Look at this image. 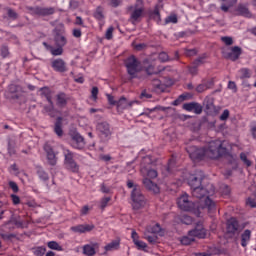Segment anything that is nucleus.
<instances>
[{
    "instance_id": "nucleus-1",
    "label": "nucleus",
    "mask_w": 256,
    "mask_h": 256,
    "mask_svg": "<svg viewBox=\"0 0 256 256\" xmlns=\"http://www.w3.org/2000/svg\"><path fill=\"white\" fill-rule=\"evenodd\" d=\"M187 153L189 154L192 161H201V159H219L227 153V149L223 147V142L221 140H214L209 142L208 147L197 148L196 146H188L186 148Z\"/></svg>"
},
{
    "instance_id": "nucleus-2",
    "label": "nucleus",
    "mask_w": 256,
    "mask_h": 256,
    "mask_svg": "<svg viewBox=\"0 0 256 256\" xmlns=\"http://www.w3.org/2000/svg\"><path fill=\"white\" fill-rule=\"evenodd\" d=\"M177 205L181 211H190L196 217H200L201 211H208L213 213L215 209V202L211 199H200L196 204L189 200V195L184 194L178 198Z\"/></svg>"
},
{
    "instance_id": "nucleus-3",
    "label": "nucleus",
    "mask_w": 256,
    "mask_h": 256,
    "mask_svg": "<svg viewBox=\"0 0 256 256\" xmlns=\"http://www.w3.org/2000/svg\"><path fill=\"white\" fill-rule=\"evenodd\" d=\"M203 173L200 171L197 176L192 175L189 179V186L192 190L193 197L196 199H211L209 197H213L215 195V187L212 184L206 185L203 187Z\"/></svg>"
},
{
    "instance_id": "nucleus-4",
    "label": "nucleus",
    "mask_w": 256,
    "mask_h": 256,
    "mask_svg": "<svg viewBox=\"0 0 256 256\" xmlns=\"http://www.w3.org/2000/svg\"><path fill=\"white\" fill-rule=\"evenodd\" d=\"M125 67L130 79H136L137 74L143 69L141 62L135 56H130L125 60Z\"/></svg>"
},
{
    "instance_id": "nucleus-5",
    "label": "nucleus",
    "mask_w": 256,
    "mask_h": 256,
    "mask_svg": "<svg viewBox=\"0 0 256 256\" xmlns=\"http://www.w3.org/2000/svg\"><path fill=\"white\" fill-rule=\"evenodd\" d=\"M131 199L133 201L132 207L135 211H139V209L145 207V196L141 193L139 186H135L132 190Z\"/></svg>"
},
{
    "instance_id": "nucleus-6",
    "label": "nucleus",
    "mask_w": 256,
    "mask_h": 256,
    "mask_svg": "<svg viewBox=\"0 0 256 256\" xmlns=\"http://www.w3.org/2000/svg\"><path fill=\"white\" fill-rule=\"evenodd\" d=\"M69 145L72 149H76L77 151H81L85 149V138L79 134V132H71L70 133V141Z\"/></svg>"
},
{
    "instance_id": "nucleus-7",
    "label": "nucleus",
    "mask_w": 256,
    "mask_h": 256,
    "mask_svg": "<svg viewBox=\"0 0 256 256\" xmlns=\"http://www.w3.org/2000/svg\"><path fill=\"white\" fill-rule=\"evenodd\" d=\"M129 10L132 11L130 14V20L133 25H135V22L141 19L143 11H145V8H143V0H137L135 6H130Z\"/></svg>"
},
{
    "instance_id": "nucleus-8",
    "label": "nucleus",
    "mask_w": 256,
    "mask_h": 256,
    "mask_svg": "<svg viewBox=\"0 0 256 256\" xmlns=\"http://www.w3.org/2000/svg\"><path fill=\"white\" fill-rule=\"evenodd\" d=\"M153 163V160L151 159V156H145L141 163V173L142 175H147L149 179H155L157 178V170L155 169H149L147 165H151Z\"/></svg>"
},
{
    "instance_id": "nucleus-9",
    "label": "nucleus",
    "mask_w": 256,
    "mask_h": 256,
    "mask_svg": "<svg viewBox=\"0 0 256 256\" xmlns=\"http://www.w3.org/2000/svg\"><path fill=\"white\" fill-rule=\"evenodd\" d=\"M29 11H30V14L32 15H37L38 17H47L55 13V8L35 6V7H31Z\"/></svg>"
},
{
    "instance_id": "nucleus-10",
    "label": "nucleus",
    "mask_w": 256,
    "mask_h": 256,
    "mask_svg": "<svg viewBox=\"0 0 256 256\" xmlns=\"http://www.w3.org/2000/svg\"><path fill=\"white\" fill-rule=\"evenodd\" d=\"M227 233L230 235H237V233L243 231V226L239 225V221H237L235 218H230L227 221Z\"/></svg>"
},
{
    "instance_id": "nucleus-11",
    "label": "nucleus",
    "mask_w": 256,
    "mask_h": 256,
    "mask_svg": "<svg viewBox=\"0 0 256 256\" xmlns=\"http://www.w3.org/2000/svg\"><path fill=\"white\" fill-rule=\"evenodd\" d=\"M51 67L56 73H65L67 72V62L61 58H56L52 60Z\"/></svg>"
},
{
    "instance_id": "nucleus-12",
    "label": "nucleus",
    "mask_w": 256,
    "mask_h": 256,
    "mask_svg": "<svg viewBox=\"0 0 256 256\" xmlns=\"http://www.w3.org/2000/svg\"><path fill=\"white\" fill-rule=\"evenodd\" d=\"M189 235L197 237L198 239H205L207 237V230L203 228V223L199 222L196 224L195 229L189 231Z\"/></svg>"
},
{
    "instance_id": "nucleus-13",
    "label": "nucleus",
    "mask_w": 256,
    "mask_h": 256,
    "mask_svg": "<svg viewBox=\"0 0 256 256\" xmlns=\"http://www.w3.org/2000/svg\"><path fill=\"white\" fill-rule=\"evenodd\" d=\"M100 244L98 242H90L83 246V254L93 256L99 251Z\"/></svg>"
},
{
    "instance_id": "nucleus-14",
    "label": "nucleus",
    "mask_w": 256,
    "mask_h": 256,
    "mask_svg": "<svg viewBox=\"0 0 256 256\" xmlns=\"http://www.w3.org/2000/svg\"><path fill=\"white\" fill-rule=\"evenodd\" d=\"M44 151L47 155V160L49 165H52V166L57 165V156L55 155L53 148L49 144H45Z\"/></svg>"
},
{
    "instance_id": "nucleus-15",
    "label": "nucleus",
    "mask_w": 256,
    "mask_h": 256,
    "mask_svg": "<svg viewBox=\"0 0 256 256\" xmlns=\"http://www.w3.org/2000/svg\"><path fill=\"white\" fill-rule=\"evenodd\" d=\"M71 231L73 233H89V231H93L95 229V225L93 224H80L76 226H72Z\"/></svg>"
},
{
    "instance_id": "nucleus-16",
    "label": "nucleus",
    "mask_w": 256,
    "mask_h": 256,
    "mask_svg": "<svg viewBox=\"0 0 256 256\" xmlns=\"http://www.w3.org/2000/svg\"><path fill=\"white\" fill-rule=\"evenodd\" d=\"M97 131H99V134L101 135V137H105V138L111 137V127L107 122L98 123Z\"/></svg>"
},
{
    "instance_id": "nucleus-17",
    "label": "nucleus",
    "mask_w": 256,
    "mask_h": 256,
    "mask_svg": "<svg viewBox=\"0 0 256 256\" xmlns=\"http://www.w3.org/2000/svg\"><path fill=\"white\" fill-rule=\"evenodd\" d=\"M214 99L211 97H206L204 99V105L210 113H214V115H217L219 113V107L215 106Z\"/></svg>"
},
{
    "instance_id": "nucleus-18",
    "label": "nucleus",
    "mask_w": 256,
    "mask_h": 256,
    "mask_svg": "<svg viewBox=\"0 0 256 256\" xmlns=\"http://www.w3.org/2000/svg\"><path fill=\"white\" fill-rule=\"evenodd\" d=\"M67 103H69V96L67 94L60 92L56 95L57 107H67Z\"/></svg>"
},
{
    "instance_id": "nucleus-19",
    "label": "nucleus",
    "mask_w": 256,
    "mask_h": 256,
    "mask_svg": "<svg viewBox=\"0 0 256 256\" xmlns=\"http://www.w3.org/2000/svg\"><path fill=\"white\" fill-rule=\"evenodd\" d=\"M40 97L46 99L48 103H51L53 101V90L49 87H42L39 89Z\"/></svg>"
},
{
    "instance_id": "nucleus-20",
    "label": "nucleus",
    "mask_w": 256,
    "mask_h": 256,
    "mask_svg": "<svg viewBox=\"0 0 256 256\" xmlns=\"http://www.w3.org/2000/svg\"><path fill=\"white\" fill-rule=\"evenodd\" d=\"M241 57V47L239 46H234L231 48V52H229L226 55L227 59H230V61H237Z\"/></svg>"
},
{
    "instance_id": "nucleus-21",
    "label": "nucleus",
    "mask_w": 256,
    "mask_h": 256,
    "mask_svg": "<svg viewBox=\"0 0 256 256\" xmlns=\"http://www.w3.org/2000/svg\"><path fill=\"white\" fill-rule=\"evenodd\" d=\"M44 47H46V49L48 51H50L51 55H53V57H59L61 55H63V47L62 46H57V48L47 44L46 42H43Z\"/></svg>"
},
{
    "instance_id": "nucleus-22",
    "label": "nucleus",
    "mask_w": 256,
    "mask_h": 256,
    "mask_svg": "<svg viewBox=\"0 0 256 256\" xmlns=\"http://www.w3.org/2000/svg\"><path fill=\"white\" fill-rule=\"evenodd\" d=\"M143 185L148 191H152V193H159V186L156 183H153L151 179L144 178Z\"/></svg>"
},
{
    "instance_id": "nucleus-23",
    "label": "nucleus",
    "mask_w": 256,
    "mask_h": 256,
    "mask_svg": "<svg viewBox=\"0 0 256 256\" xmlns=\"http://www.w3.org/2000/svg\"><path fill=\"white\" fill-rule=\"evenodd\" d=\"M62 154L64 155V164L75 161V153L70 151L69 148L61 146Z\"/></svg>"
},
{
    "instance_id": "nucleus-24",
    "label": "nucleus",
    "mask_w": 256,
    "mask_h": 256,
    "mask_svg": "<svg viewBox=\"0 0 256 256\" xmlns=\"http://www.w3.org/2000/svg\"><path fill=\"white\" fill-rule=\"evenodd\" d=\"M9 93H12V95H15L16 99H19L21 93H23V87L18 84H10L8 87Z\"/></svg>"
},
{
    "instance_id": "nucleus-25",
    "label": "nucleus",
    "mask_w": 256,
    "mask_h": 256,
    "mask_svg": "<svg viewBox=\"0 0 256 256\" xmlns=\"http://www.w3.org/2000/svg\"><path fill=\"white\" fill-rule=\"evenodd\" d=\"M237 13L238 15H241L242 17H247L248 19H251L253 17V14H251V11H249V8L247 6L240 4L237 7Z\"/></svg>"
},
{
    "instance_id": "nucleus-26",
    "label": "nucleus",
    "mask_w": 256,
    "mask_h": 256,
    "mask_svg": "<svg viewBox=\"0 0 256 256\" xmlns=\"http://www.w3.org/2000/svg\"><path fill=\"white\" fill-rule=\"evenodd\" d=\"M133 105V102L127 101V98L122 97L119 99V101L116 102V106L118 111H123V109H127V107H131Z\"/></svg>"
},
{
    "instance_id": "nucleus-27",
    "label": "nucleus",
    "mask_w": 256,
    "mask_h": 256,
    "mask_svg": "<svg viewBox=\"0 0 256 256\" xmlns=\"http://www.w3.org/2000/svg\"><path fill=\"white\" fill-rule=\"evenodd\" d=\"M175 168V160L171 159L168 162V166H164L162 169V174L164 175V177H167L168 175H171V173H173V169Z\"/></svg>"
},
{
    "instance_id": "nucleus-28",
    "label": "nucleus",
    "mask_w": 256,
    "mask_h": 256,
    "mask_svg": "<svg viewBox=\"0 0 256 256\" xmlns=\"http://www.w3.org/2000/svg\"><path fill=\"white\" fill-rule=\"evenodd\" d=\"M249 241H251V230L246 229L242 234H241V245L243 247H246L249 245Z\"/></svg>"
},
{
    "instance_id": "nucleus-29",
    "label": "nucleus",
    "mask_w": 256,
    "mask_h": 256,
    "mask_svg": "<svg viewBox=\"0 0 256 256\" xmlns=\"http://www.w3.org/2000/svg\"><path fill=\"white\" fill-rule=\"evenodd\" d=\"M121 245V242L119 240H114L110 243H108L104 249L106 251V253H109V251H117V249H119Z\"/></svg>"
},
{
    "instance_id": "nucleus-30",
    "label": "nucleus",
    "mask_w": 256,
    "mask_h": 256,
    "mask_svg": "<svg viewBox=\"0 0 256 256\" xmlns=\"http://www.w3.org/2000/svg\"><path fill=\"white\" fill-rule=\"evenodd\" d=\"M253 72L249 68H242L238 71L239 79H251Z\"/></svg>"
},
{
    "instance_id": "nucleus-31",
    "label": "nucleus",
    "mask_w": 256,
    "mask_h": 256,
    "mask_svg": "<svg viewBox=\"0 0 256 256\" xmlns=\"http://www.w3.org/2000/svg\"><path fill=\"white\" fill-rule=\"evenodd\" d=\"M56 47H64L67 45V38L61 34H57L54 38Z\"/></svg>"
},
{
    "instance_id": "nucleus-32",
    "label": "nucleus",
    "mask_w": 256,
    "mask_h": 256,
    "mask_svg": "<svg viewBox=\"0 0 256 256\" xmlns=\"http://www.w3.org/2000/svg\"><path fill=\"white\" fill-rule=\"evenodd\" d=\"M64 165L66 166V169H68V171H72V173H79V166L77 165V162H75V160L66 162L64 163Z\"/></svg>"
},
{
    "instance_id": "nucleus-33",
    "label": "nucleus",
    "mask_w": 256,
    "mask_h": 256,
    "mask_svg": "<svg viewBox=\"0 0 256 256\" xmlns=\"http://www.w3.org/2000/svg\"><path fill=\"white\" fill-rule=\"evenodd\" d=\"M146 231L147 233H151L152 235H157V233H161V225L154 224L147 226Z\"/></svg>"
},
{
    "instance_id": "nucleus-34",
    "label": "nucleus",
    "mask_w": 256,
    "mask_h": 256,
    "mask_svg": "<svg viewBox=\"0 0 256 256\" xmlns=\"http://www.w3.org/2000/svg\"><path fill=\"white\" fill-rule=\"evenodd\" d=\"M43 113H47L50 117H54L55 115V106L53 105V100L49 103L48 106H44Z\"/></svg>"
},
{
    "instance_id": "nucleus-35",
    "label": "nucleus",
    "mask_w": 256,
    "mask_h": 256,
    "mask_svg": "<svg viewBox=\"0 0 256 256\" xmlns=\"http://www.w3.org/2000/svg\"><path fill=\"white\" fill-rule=\"evenodd\" d=\"M94 17L97 19V21H103V19H105V15L103 14V7L99 6L96 8Z\"/></svg>"
},
{
    "instance_id": "nucleus-36",
    "label": "nucleus",
    "mask_w": 256,
    "mask_h": 256,
    "mask_svg": "<svg viewBox=\"0 0 256 256\" xmlns=\"http://www.w3.org/2000/svg\"><path fill=\"white\" fill-rule=\"evenodd\" d=\"M37 175L41 181H49V174L43 168H38Z\"/></svg>"
},
{
    "instance_id": "nucleus-37",
    "label": "nucleus",
    "mask_w": 256,
    "mask_h": 256,
    "mask_svg": "<svg viewBox=\"0 0 256 256\" xmlns=\"http://www.w3.org/2000/svg\"><path fill=\"white\" fill-rule=\"evenodd\" d=\"M180 241L182 245H191L195 241V239L193 236L189 235V232H188V235L182 237Z\"/></svg>"
},
{
    "instance_id": "nucleus-38",
    "label": "nucleus",
    "mask_w": 256,
    "mask_h": 256,
    "mask_svg": "<svg viewBox=\"0 0 256 256\" xmlns=\"http://www.w3.org/2000/svg\"><path fill=\"white\" fill-rule=\"evenodd\" d=\"M54 131H55L56 135H58V137L63 136V129L61 128V118H59L57 120V122L55 123Z\"/></svg>"
},
{
    "instance_id": "nucleus-39",
    "label": "nucleus",
    "mask_w": 256,
    "mask_h": 256,
    "mask_svg": "<svg viewBox=\"0 0 256 256\" xmlns=\"http://www.w3.org/2000/svg\"><path fill=\"white\" fill-rule=\"evenodd\" d=\"M48 247L49 249H53L54 251H63V247H61V245H59V243L55 241L48 242Z\"/></svg>"
},
{
    "instance_id": "nucleus-40",
    "label": "nucleus",
    "mask_w": 256,
    "mask_h": 256,
    "mask_svg": "<svg viewBox=\"0 0 256 256\" xmlns=\"http://www.w3.org/2000/svg\"><path fill=\"white\" fill-rule=\"evenodd\" d=\"M180 221L181 223H184V225H191V223H193V218L189 215L183 214L180 216Z\"/></svg>"
},
{
    "instance_id": "nucleus-41",
    "label": "nucleus",
    "mask_w": 256,
    "mask_h": 256,
    "mask_svg": "<svg viewBox=\"0 0 256 256\" xmlns=\"http://www.w3.org/2000/svg\"><path fill=\"white\" fill-rule=\"evenodd\" d=\"M207 59V55L203 54L202 56L198 57L196 60L193 61L194 65L201 67V65L205 64Z\"/></svg>"
},
{
    "instance_id": "nucleus-42",
    "label": "nucleus",
    "mask_w": 256,
    "mask_h": 256,
    "mask_svg": "<svg viewBox=\"0 0 256 256\" xmlns=\"http://www.w3.org/2000/svg\"><path fill=\"white\" fill-rule=\"evenodd\" d=\"M134 244L136 245V247L142 251H145V249H147V243L138 240V239H134Z\"/></svg>"
},
{
    "instance_id": "nucleus-43",
    "label": "nucleus",
    "mask_w": 256,
    "mask_h": 256,
    "mask_svg": "<svg viewBox=\"0 0 256 256\" xmlns=\"http://www.w3.org/2000/svg\"><path fill=\"white\" fill-rule=\"evenodd\" d=\"M46 251H47V249H45V247L40 246V247L35 248L33 253L36 256H44Z\"/></svg>"
},
{
    "instance_id": "nucleus-44",
    "label": "nucleus",
    "mask_w": 256,
    "mask_h": 256,
    "mask_svg": "<svg viewBox=\"0 0 256 256\" xmlns=\"http://www.w3.org/2000/svg\"><path fill=\"white\" fill-rule=\"evenodd\" d=\"M11 223H13V225H16V227H23V222L21 221V216H16V217H13L11 219Z\"/></svg>"
},
{
    "instance_id": "nucleus-45",
    "label": "nucleus",
    "mask_w": 256,
    "mask_h": 256,
    "mask_svg": "<svg viewBox=\"0 0 256 256\" xmlns=\"http://www.w3.org/2000/svg\"><path fill=\"white\" fill-rule=\"evenodd\" d=\"M207 89H209V84H207V83L199 84L196 87L197 93H203V92L207 91Z\"/></svg>"
},
{
    "instance_id": "nucleus-46",
    "label": "nucleus",
    "mask_w": 256,
    "mask_h": 256,
    "mask_svg": "<svg viewBox=\"0 0 256 256\" xmlns=\"http://www.w3.org/2000/svg\"><path fill=\"white\" fill-rule=\"evenodd\" d=\"M113 31H115V28L113 26H110L105 33V37L108 41H111L113 39Z\"/></svg>"
},
{
    "instance_id": "nucleus-47",
    "label": "nucleus",
    "mask_w": 256,
    "mask_h": 256,
    "mask_svg": "<svg viewBox=\"0 0 256 256\" xmlns=\"http://www.w3.org/2000/svg\"><path fill=\"white\" fill-rule=\"evenodd\" d=\"M192 111H194L196 115H201V113H203V106L197 102H194V108Z\"/></svg>"
},
{
    "instance_id": "nucleus-48",
    "label": "nucleus",
    "mask_w": 256,
    "mask_h": 256,
    "mask_svg": "<svg viewBox=\"0 0 256 256\" xmlns=\"http://www.w3.org/2000/svg\"><path fill=\"white\" fill-rule=\"evenodd\" d=\"M192 111H194L196 115H201V113H203V106L197 102H194V108Z\"/></svg>"
},
{
    "instance_id": "nucleus-49",
    "label": "nucleus",
    "mask_w": 256,
    "mask_h": 256,
    "mask_svg": "<svg viewBox=\"0 0 256 256\" xmlns=\"http://www.w3.org/2000/svg\"><path fill=\"white\" fill-rule=\"evenodd\" d=\"M188 71L190 75H197V73H199V66L194 65V62H193L192 66H189Z\"/></svg>"
},
{
    "instance_id": "nucleus-50",
    "label": "nucleus",
    "mask_w": 256,
    "mask_h": 256,
    "mask_svg": "<svg viewBox=\"0 0 256 256\" xmlns=\"http://www.w3.org/2000/svg\"><path fill=\"white\" fill-rule=\"evenodd\" d=\"M145 239L152 244L157 243V236L155 234L149 235L147 233H145Z\"/></svg>"
},
{
    "instance_id": "nucleus-51",
    "label": "nucleus",
    "mask_w": 256,
    "mask_h": 256,
    "mask_svg": "<svg viewBox=\"0 0 256 256\" xmlns=\"http://www.w3.org/2000/svg\"><path fill=\"white\" fill-rule=\"evenodd\" d=\"M109 201H111V197H104L100 201V209H105L107 205H109Z\"/></svg>"
},
{
    "instance_id": "nucleus-52",
    "label": "nucleus",
    "mask_w": 256,
    "mask_h": 256,
    "mask_svg": "<svg viewBox=\"0 0 256 256\" xmlns=\"http://www.w3.org/2000/svg\"><path fill=\"white\" fill-rule=\"evenodd\" d=\"M177 21H178L177 15L172 14V15L166 17V19H165V24L167 25V24H169V23H177Z\"/></svg>"
},
{
    "instance_id": "nucleus-53",
    "label": "nucleus",
    "mask_w": 256,
    "mask_h": 256,
    "mask_svg": "<svg viewBox=\"0 0 256 256\" xmlns=\"http://www.w3.org/2000/svg\"><path fill=\"white\" fill-rule=\"evenodd\" d=\"M240 159H241V161H243L244 165H247L248 167H251L252 163H251V160L247 159V154L241 153L240 154Z\"/></svg>"
},
{
    "instance_id": "nucleus-54",
    "label": "nucleus",
    "mask_w": 256,
    "mask_h": 256,
    "mask_svg": "<svg viewBox=\"0 0 256 256\" xmlns=\"http://www.w3.org/2000/svg\"><path fill=\"white\" fill-rule=\"evenodd\" d=\"M194 106H195V102L186 103V104L183 105V109L185 111L191 112V111H193Z\"/></svg>"
},
{
    "instance_id": "nucleus-55",
    "label": "nucleus",
    "mask_w": 256,
    "mask_h": 256,
    "mask_svg": "<svg viewBox=\"0 0 256 256\" xmlns=\"http://www.w3.org/2000/svg\"><path fill=\"white\" fill-rule=\"evenodd\" d=\"M230 112L228 109H225L223 113L220 115V121H227L229 119Z\"/></svg>"
},
{
    "instance_id": "nucleus-56",
    "label": "nucleus",
    "mask_w": 256,
    "mask_h": 256,
    "mask_svg": "<svg viewBox=\"0 0 256 256\" xmlns=\"http://www.w3.org/2000/svg\"><path fill=\"white\" fill-rule=\"evenodd\" d=\"M191 98L190 94H182L177 100L174 101V105H177L179 101H185V99Z\"/></svg>"
},
{
    "instance_id": "nucleus-57",
    "label": "nucleus",
    "mask_w": 256,
    "mask_h": 256,
    "mask_svg": "<svg viewBox=\"0 0 256 256\" xmlns=\"http://www.w3.org/2000/svg\"><path fill=\"white\" fill-rule=\"evenodd\" d=\"M97 95H99V88L93 87L91 91V97L93 101H97Z\"/></svg>"
},
{
    "instance_id": "nucleus-58",
    "label": "nucleus",
    "mask_w": 256,
    "mask_h": 256,
    "mask_svg": "<svg viewBox=\"0 0 256 256\" xmlns=\"http://www.w3.org/2000/svg\"><path fill=\"white\" fill-rule=\"evenodd\" d=\"M221 41L225 43V45H231L233 43V38L229 36H223Z\"/></svg>"
},
{
    "instance_id": "nucleus-59",
    "label": "nucleus",
    "mask_w": 256,
    "mask_h": 256,
    "mask_svg": "<svg viewBox=\"0 0 256 256\" xmlns=\"http://www.w3.org/2000/svg\"><path fill=\"white\" fill-rule=\"evenodd\" d=\"M9 187H10V189H12V191L14 193H18L19 192V186L17 185V183H15L13 181L9 182Z\"/></svg>"
},
{
    "instance_id": "nucleus-60",
    "label": "nucleus",
    "mask_w": 256,
    "mask_h": 256,
    "mask_svg": "<svg viewBox=\"0 0 256 256\" xmlns=\"http://www.w3.org/2000/svg\"><path fill=\"white\" fill-rule=\"evenodd\" d=\"M152 85L156 88V89H162L163 84L161 83V80L159 79H154L152 81Z\"/></svg>"
},
{
    "instance_id": "nucleus-61",
    "label": "nucleus",
    "mask_w": 256,
    "mask_h": 256,
    "mask_svg": "<svg viewBox=\"0 0 256 256\" xmlns=\"http://www.w3.org/2000/svg\"><path fill=\"white\" fill-rule=\"evenodd\" d=\"M159 60L165 63V61H169V55L165 52L159 54Z\"/></svg>"
},
{
    "instance_id": "nucleus-62",
    "label": "nucleus",
    "mask_w": 256,
    "mask_h": 256,
    "mask_svg": "<svg viewBox=\"0 0 256 256\" xmlns=\"http://www.w3.org/2000/svg\"><path fill=\"white\" fill-rule=\"evenodd\" d=\"M246 205H249V207L255 208L256 207V200H255V198H248L246 200Z\"/></svg>"
},
{
    "instance_id": "nucleus-63",
    "label": "nucleus",
    "mask_w": 256,
    "mask_h": 256,
    "mask_svg": "<svg viewBox=\"0 0 256 256\" xmlns=\"http://www.w3.org/2000/svg\"><path fill=\"white\" fill-rule=\"evenodd\" d=\"M1 55L3 58L9 57V48L7 46L1 48Z\"/></svg>"
},
{
    "instance_id": "nucleus-64",
    "label": "nucleus",
    "mask_w": 256,
    "mask_h": 256,
    "mask_svg": "<svg viewBox=\"0 0 256 256\" xmlns=\"http://www.w3.org/2000/svg\"><path fill=\"white\" fill-rule=\"evenodd\" d=\"M8 17H10V19H17V17H18L17 12H15L13 9L9 8L8 9Z\"/></svg>"
}]
</instances>
